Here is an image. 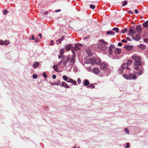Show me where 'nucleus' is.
<instances>
[{
	"label": "nucleus",
	"mask_w": 148,
	"mask_h": 148,
	"mask_svg": "<svg viewBox=\"0 0 148 148\" xmlns=\"http://www.w3.org/2000/svg\"><path fill=\"white\" fill-rule=\"evenodd\" d=\"M49 83H50V84H51V85H56V84H55V83H52V82H50Z\"/></svg>",
	"instance_id": "56"
},
{
	"label": "nucleus",
	"mask_w": 148,
	"mask_h": 148,
	"mask_svg": "<svg viewBox=\"0 0 148 148\" xmlns=\"http://www.w3.org/2000/svg\"><path fill=\"white\" fill-rule=\"evenodd\" d=\"M63 79L65 81L67 82L69 77H68L64 75L62 77Z\"/></svg>",
	"instance_id": "26"
},
{
	"label": "nucleus",
	"mask_w": 148,
	"mask_h": 148,
	"mask_svg": "<svg viewBox=\"0 0 148 148\" xmlns=\"http://www.w3.org/2000/svg\"><path fill=\"white\" fill-rule=\"evenodd\" d=\"M53 68L54 70L57 72H59V70L58 69V66L57 65H54L53 66Z\"/></svg>",
	"instance_id": "19"
},
{
	"label": "nucleus",
	"mask_w": 148,
	"mask_h": 148,
	"mask_svg": "<svg viewBox=\"0 0 148 148\" xmlns=\"http://www.w3.org/2000/svg\"><path fill=\"white\" fill-rule=\"evenodd\" d=\"M77 69L76 67H74L73 68V70L75 72H76L77 71Z\"/></svg>",
	"instance_id": "40"
},
{
	"label": "nucleus",
	"mask_w": 148,
	"mask_h": 148,
	"mask_svg": "<svg viewBox=\"0 0 148 148\" xmlns=\"http://www.w3.org/2000/svg\"><path fill=\"white\" fill-rule=\"evenodd\" d=\"M132 62V61L131 60H128L127 63H126L127 64V65H130L131 64Z\"/></svg>",
	"instance_id": "33"
},
{
	"label": "nucleus",
	"mask_w": 148,
	"mask_h": 148,
	"mask_svg": "<svg viewBox=\"0 0 148 148\" xmlns=\"http://www.w3.org/2000/svg\"><path fill=\"white\" fill-rule=\"evenodd\" d=\"M142 29L140 25H138L136 27V30L139 33H140L141 32Z\"/></svg>",
	"instance_id": "17"
},
{
	"label": "nucleus",
	"mask_w": 148,
	"mask_h": 148,
	"mask_svg": "<svg viewBox=\"0 0 148 148\" xmlns=\"http://www.w3.org/2000/svg\"><path fill=\"white\" fill-rule=\"evenodd\" d=\"M98 47L102 51L103 53L106 54L108 53V47L103 44L99 43L98 45Z\"/></svg>",
	"instance_id": "6"
},
{
	"label": "nucleus",
	"mask_w": 148,
	"mask_h": 148,
	"mask_svg": "<svg viewBox=\"0 0 148 148\" xmlns=\"http://www.w3.org/2000/svg\"><path fill=\"white\" fill-rule=\"evenodd\" d=\"M39 63L38 62H36L34 63L33 65V67L34 68H37L39 66Z\"/></svg>",
	"instance_id": "18"
},
{
	"label": "nucleus",
	"mask_w": 148,
	"mask_h": 148,
	"mask_svg": "<svg viewBox=\"0 0 148 148\" xmlns=\"http://www.w3.org/2000/svg\"><path fill=\"white\" fill-rule=\"evenodd\" d=\"M85 39H87V37H86L85 38Z\"/></svg>",
	"instance_id": "63"
},
{
	"label": "nucleus",
	"mask_w": 148,
	"mask_h": 148,
	"mask_svg": "<svg viewBox=\"0 0 148 148\" xmlns=\"http://www.w3.org/2000/svg\"><path fill=\"white\" fill-rule=\"evenodd\" d=\"M134 69L136 70H137L139 69V67L138 66H139L137 64H134Z\"/></svg>",
	"instance_id": "30"
},
{
	"label": "nucleus",
	"mask_w": 148,
	"mask_h": 148,
	"mask_svg": "<svg viewBox=\"0 0 148 148\" xmlns=\"http://www.w3.org/2000/svg\"><path fill=\"white\" fill-rule=\"evenodd\" d=\"M9 43V42L8 40H5L4 42V44L5 45H8Z\"/></svg>",
	"instance_id": "32"
},
{
	"label": "nucleus",
	"mask_w": 148,
	"mask_h": 148,
	"mask_svg": "<svg viewBox=\"0 0 148 148\" xmlns=\"http://www.w3.org/2000/svg\"><path fill=\"white\" fill-rule=\"evenodd\" d=\"M71 51L73 53V54L72 55H69L67 56H65L63 55H60L58 56V58L59 59H61V60H62L63 58L64 59V60H65L67 58V61H69L71 58L73 57L74 58V60H75L76 58V56L75 55V53L73 49H72Z\"/></svg>",
	"instance_id": "4"
},
{
	"label": "nucleus",
	"mask_w": 148,
	"mask_h": 148,
	"mask_svg": "<svg viewBox=\"0 0 148 148\" xmlns=\"http://www.w3.org/2000/svg\"><path fill=\"white\" fill-rule=\"evenodd\" d=\"M123 77L125 79L129 80L135 79L136 78V76H134L132 73H130L128 75L127 73H125L123 75Z\"/></svg>",
	"instance_id": "7"
},
{
	"label": "nucleus",
	"mask_w": 148,
	"mask_h": 148,
	"mask_svg": "<svg viewBox=\"0 0 148 148\" xmlns=\"http://www.w3.org/2000/svg\"><path fill=\"white\" fill-rule=\"evenodd\" d=\"M99 42L102 43V44H103L104 45H108V43L107 42L105 41L104 40H103V39H101L99 40Z\"/></svg>",
	"instance_id": "21"
},
{
	"label": "nucleus",
	"mask_w": 148,
	"mask_h": 148,
	"mask_svg": "<svg viewBox=\"0 0 148 148\" xmlns=\"http://www.w3.org/2000/svg\"><path fill=\"white\" fill-rule=\"evenodd\" d=\"M61 11L60 10H56L55 11V12H60Z\"/></svg>",
	"instance_id": "58"
},
{
	"label": "nucleus",
	"mask_w": 148,
	"mask_h": 148,
	"mask_svg": "<svg viewBox=\"0 0 148 148\" xmlns=\"http://www.w3.org/2000/svg\"><path fill=\"white\" fill-rule=\"evenodd\" d=\"M67 82L72 84L75 85H76L77 84V83L76 81L74 80L73 79L69 77L68 78Z\"/></svg>",
	"instance_id": "11"
},
{
	"label": "nucleus",
	"mask_w": 148,
	"mask_h": 148,
	"mask_svg": "<svg viewBox=\"0 0 148 148\" xmlns=\"http://www.w3.org/2000/svg\"><path fill=\"white\" fill-rule=\"evenodd\" d=\"M60 54L63 55V54L64 53V49L63 48H62L60 49Z\"/></svg>",
	"instance_id": "31"
},
{
	"label": "nucleus",
	"mask_w": 148,
	"mask_h": 148,
	"mask_svg": "<svg viewBox=\"0 0 148 148\" xmlns=\"http://www.w3.org/2000/svg\"><path fill=\"white\" fill-rule=\"evenodd\" d=\"M87 70L89 72H92V70L90 67H88L87 68Z\"/></svg>",
	"instance_id": "47"
},
{
	"label": "nucleus",
	"mask_w": 148,
	"mask_h": 148,
	"mask_svg": "<svg viewBox=\"0 0 148 148\" xmlns=\"http://www.w3.org/2000/svg\"><path fill=\"white\" fill-rule=\"evenodd\" d=\"M53 40H51V43L50 44V45H53Z\"/></svg>",
	"instance_id": "55"
},
{
	"label": "nucleus",
	"mask_w": 148,
	"mask_h": 148,
	"mask_svg": "<svg viewBox=\"0 0 148 148\" xmlns=\"http://www.w3.org/2000/svg\"><path fill=\"white\" fill-rule=\"evenodd\" d=\"M135 12L136 14H138V11L137 10H135Z\"/></svg>",
	"instance_id": "60"
},
{
	"label": "nucleus",
	"mask_w": 148,
	"mask_h": 148,
	"mask_svg": "<svg viewBox=\"0 0 148 148\" xmlns=\"http://www.w3.org/2000/svg\"><path fill=\"white\" fill-rule=\"evenodd\" d=\"M35 40V41L36 42H38L39 41V40L38 38H36Z\"/></svg>",
	"instance_id": "46"
},
{
	"label": "nucleus",
	"mask_w": 148,
	"mask_h": 148,
	"mask_svg": "<svg viewBox=\"0 0 148 148\" xmlns=\"http://www.w3.org/2000/svg\"><path fill=\"white\" fill-rule=\"evenodd\" d=\"M77 82L78 84H79L81 82V80L80 78H78L77 79Z\"/></svg>",
	"instance_id": "42"
},
{
	"label": "nucleus",
	"mask_w": 148,
	"mask_h": 148,
	"mask_svg": "<svg viewBox=\"0 0 148 148\" xmlns=\"http://www.w3.org/2000/svg\"><path fill=\"white\" fill-rule=\"evenodd\" d=\"M89 83V82L88 79H85L84 82V84L86 86H88Z\"/></svg>",
	"instance_id": "20"
},
{
	"label": "nucleus",
	"mask_w": 148,
	"mask_h": 148,
	"mask_svg": "<svg viewBox=\"0 0 148 148\" xmlns=\"http://www.w3.org/2000/svg\"><path fill=\"white\" fill-rule=\"evenodd\" d=\"M126 39L128 41H131L132 40L131 38L129 37H127L126 38Z\"/></svg>",
	"instance_id": "51"
},
{
	"label": "nucleus",
	"mask_w": 148,
	"mask_h": 148,
	"mask_svg": "<svg viewBox=\"0 0 148 148\" xmlns=\"http://www.w3.org/2000/svg\"><path fill=\"white\" fill-rule=\"evenodd\" d=\"M8 13V11L6 10H4L3 11V14H7Z\"/></svg>",
	"instance_id": "45"
},
{
	"label": "nucleus",
	"mask_w": 148,
	"mask_h": 148,
	"mask_svg": "<svg viewBox=\"0 0 148 148\" xmlns=\"http://www.w3.org/2000/svg\"><path fill=\"white\" fill-rule=\"evenodd\" d=\"M112 30L115 31L116 33H118L119 32V29L117 27H114L112 29Z\"/></svg>",
	"instance_id": "35"
},
{
	"label": "nucleus",
	"mask_w": 148,
	"mask_h": 148,
	"mask_svg": "<svg viewBox=\"0 0 148 148\" xmlns=\"http://www.w3.org/2000/svg\"><path fill=\"white\" fill-rule=\"evenodd\" d=\"M69 61H67V58L64 60V59L63 58L62 60L59 62L57 64V65H60L61 63L64 67V69H66L67 68L71 69L72 66L74 64L75 62V60H74V58L73 57L70 59Z\"/></svg>",
	"instance_id": "2"
},
{
	"label": "nucleus",
	"mask_w": 148,
	"mask_h": 148,
	"mask_svg": "<svg viewBox=\"0 0 148 148\" xmlns=\"http://www.w3.org/2000/svg\"><path fill=\"white\" fill-rule=\"evenodd\" d=\"M129 32L130 33V34H135L136 33V31L135 29L133 28H129Z\"/></svg>",
	"instance_id": "16"
},
{
	"label": "nucleus",
	"mask_w": 148,
	"mask_h": 148,
	"mask_svg": "<svg viewBox=\"0 0 148 148\" xmlns=\"http://www.w3.org/2000/svg\"><path fill=\"white\" fill-rule=\"evenodd\" d=\"M130 70V69L127 67V64H123L118 69V73H123L124 74L126 73H125L129 72V71H127V70Z\"/></svg>",
	"instance_id": "5"
},
{
	"label": "nucleus",
	"mask_w": 148,
	"mask_h": 148,
	"mask_svg": "<svg viewBox=\"0 0 148 148\" xmlns=\"http://www.w3.org/2000/svg\"><path fill=\"white\" fill-rule=\"evenodd\" d=\"M87 87H89L91 88H95V86L92 84H91L89 86H87Z\"/></svg>",
	"instance_id": "38"
},
{
	"label": "nucleus",
	"mask_w": 148,
	"mask_h": 148,
	"mask_svg": "<svg viewBox=\"0 0 148 148\" xmlns=\"http://www.w3.org/2000/svg\"><path fill=\"white\" fill-rule=\"evenodd\" d=\"M60 86L61 87H64L66 88H69L70 87L66 82L64 81L62 82Z\"/></svg>",
	"instance_id": "12"
},
{
	"label": "nucleus",
	"mask_w": 148,
	"mask_h": 148,
	"mask_svg": "<svg viewBox=\"0 0 148 148\" xmlns=\"http://www.w3.org/2000/svg\"><path fill=\"white\" fill-rule=\"evenodd\" d=\"M121 42H127V40H125V39H123V40H121Z\"/></svg>",
	"instance_id": "57"
},
{
	"label": "nucleus",
	"mask_w": 148,
	"mask_h": 148,
	"mask_svg": "<svg viewBox=\"0 0 148 148\" xmlns=\"http://www.w3.org/2000/svg\"><path fill=\"white\" fill-rule=\"evenodd\" d=\"M97 61L95 58H92L88 59L87 61H85V63L86 64L90 63L93 65L95 64L96 63Z\"/></svg>",
	"instance_id": "9"
},
{
	"label": "nucleus",
	"mask_w": 148,
	"mask_h": 148,
	"mask_svg": "<svg viewBox=\"0 0 148 148\" xmlns=\"http://www.w3.org/2000/svg\"><path fill=\"white\" fill-rule=\"evenodd\" d=\"M86 53L89 56H91L92 55V53L90 49H88L86 50Z\"/></svg>",
	"instance_id": "22"
},
{
	"label": "nucleus",
	"mask_w": 148,
	"mask_h": 148,
	"mask_svg": "<svg viewBox=\"0 0 148 148\" xmlns=\"http://www.w3.org/2000/svg\"><path fill=\"white\" fill-rule=\"evenodd\" d=\"M44 13L45 15H46L48 14V12H44Z\"/></svg>",
	"instance_id": "62"
},
{
	"label": "nucleus",
	"mask_w": 148,
	"mask_h": 148,
	"mask_svg": "<svg viewBox=\"0 0 148 148\" xmlns=\"http://www.w3.org/2000/svg\"><path fill=\"white\" fill-rule=\"evenodd\" d=\"M90 7L91 9H94L95 8V6L94 5H90Z\"/></svg>",
	"instance_id": "39"
},
{
	"label": "nucleus",
	"mask_w": 148,
	"mask_h": 148,
	"mask_svg": "<svg viewBox=\"0 0 148 148\" xmlns=\"http://www.w3.org/2000/svg\"><path fill=\"white\" fill-rule=\"evenodd\" d=\"M4 45V41L1 40H0V45Z\"/></svg>",
	"instance_id": "44"
},
{
	"label": "nucleus",
	"mask_w": 148,
	"mask_h": 148,
	"mask_svg": "<svg viewBox=\"0 0 148 148\" xmlns=\"http://www.w3.org/2000/svg\"><path fill=\"white\" fill-rule=\"evenodd\" d=\"M143 25L145 27H148V21H146L145 23H143Z\"/></svg>",
	"instance_id": "27"
},
{
	"label": "nucleus",
	"mask_w": 148,
	"mask_h": 148,
	"mask_svg": "<svg viewBox=\"0 0 148 148\" xmlns=\"http://www.w3.org/2000/svg\"><path fill=\"white\" fill-rule=\"evenodd\" d=\"M129 147H130V146L129 145V143H127V145L125 146V148H128Z\"/></svg>",
	"instance_id": "48"
},
{
	"label": "nucleus",
	"mask_w": 148,
	"mask_h": 148,
	"mask_svg": "<svg viewBox=\"0 0 148 148\" xmlns=\"http://www.w3.org/2000/svg\"><path fill=\"white\" fill-rule=\"evenodd\" d=\"M125 132L127 134H129V131L128 128H126L125 129Z\"/></svg>",
	"instance_id": "34"
},
{
	"label": "nucleus",
	"mask_w": 148,
	"mask_h": 148,
	"mask_svg": "<svg viewBox=\"0 0 148 148\" xmlns=\"http://www.w3.org/2000/svg\"><path fill=\"white\" fill-rule=\"evenodd\" d=\"M127 30H128V29L127 28H125L124 29H122L121 31V33L124 34L126 32H127Z\"/></svg>",
	"instance_id": "28"
},
{
	"label": "nucleus",
	"mask_w": 148,
	"mask_h": 148,
	"mask_svg": "<svg viewBox=\"0 0 148 148\" xmlns=\"http://www.w3.org/2000/svg\"><path fill=\"white\" fill-rule=\"evenodd\" d=\"M109 56L112 58L116 59L118 58V55L121 53V50L120 49L115 48L114 45L111 44L108 49Z\"/></svg>",
	"instance_id": "1"
},
{
	"label": "nucleus",
	"mask_w": 148,
	"mask_h": 148,
	"mask_svg": "<svg viewBox=\"0 0 148 148\" xmlns=\"http://www.w3.org/2000/svg\"><path fill=\"white\" fill-rule=\"evenodd\" d=\"M42 75L45 78H46L47 77V75H46V73L45 72L43 73H42Z\"/></svg>",
	"instance_id": "43"
},
{
	"label": "nucleus",
	"mask_w": 148,
	"mask_h": 148,
	"mask_svg": "<svg viewBox=\"0 0 148 148\" xmlns=\"http://www.w3.org/2000/svg\"><path fill=\"white\" fill-rule=\"evenodd\" d=\"M124 48L127 50H131L133 49V46H132L126 45L124 47Z\"/></svg>",
	"instance_id": "15"
},
{
	"label": "nucleus",
	"mask_w": 148,
	"mask_h": 148,
	"mask_svg": "<svg viewBox=\"0 0 148 148\" xmlns=\"http://www.w3.org/2000/svg\"><path fill=\"white\" fill-rule=\"evenodd\" d=\"M107 34L108 35H111L112 36L115 35V33L112 31H108L107 32Z\"/></svg>",
	"instance_id": "25"
},
{
	"label": "nucleus",
	"mask_w": 148,
	"mask_h": 148,
	"mask_svg": "<svg viewBox=\"0 0 148 148\" xmlns=\"http://www.w3.org/2000/svg\"><path fill=\"white\" fill-rule=\"evenodd\" d=\"M31 37L32 38V40H34L35 39V38L34 37V36L33 35Z\"/></svg>",
	"instance_id": "59"
},
{
	"label": "nucleus",
	"mask_w": 148,
	"mask_h": 148,
	"mask_svg": "<svg viewBox=\"0 0 148 148\" xmlns=\"http://www.w3.org/2000/svg\"><path fill=\"white\" fill-rule=\"evenodd\" d=\"M100 68L101 70L106 71L109 68L108 64L106 63H103L100 66Z\"/></svg>",
	"instance_id": "8"
},
{
	"label": "nucleus",
	"mask_w": 148,
	"mask_h": 148,
	"mask_svg": "<svg viewBox=\"0 0 148 148\" xmlns=\"http://www.w3.org/2000/svg\"><path fill=\"white\" fill-rule=\"evenodd\" d=\"M100 72L99 69L97 68H94L92 70V72L95 74H98Z\"/></svg>",
	"instance_id": "14"
},
{
	"label": "nucleus",
	"mask_w": 148,
	"mask_h": 148,
	"mask_svg": "<svg viewBox=\"0 0 148 148\" xmlns=\"http://www.w3.org/2000/svg\"><path fill=\"white\" fill-rule=\"evenodd\" d=\"M143 72L142 70L141 69H139L138 71V74L139 75H141Z\"/></svg>",
	"instance_id": "37"
},
{
	"label": "nucleus",
	"mask_w": 148,
	"mask_h": 148,
	"mask_svg": "<svg viewBox=\"0 0 148 148\" xmlns=\"http://www.w3.org/2000/svg\"><path fill=\"white\" fill-rule=\"evenodd\" d=\"M137 73H138L137 72H134L133 75H134V76H136L137 75Z\"/></svg>",
	"instance_id": "50"
},
{
	"label": "nucleus",
	"mask_w": 148,
	"mask_h": 148,
	"mask_svg": "<svg viewBox=\"0 0 148 148\" xmlns=\"http://www.w3.org/2000/svg\"><path fill=\"white\" fill-rule=\"evenodd\" d=\"M38 36L39 37H40V38H42V34H39L38 35Z\"/></svg>",
	"instance_id": "61"
},
{
	"label": "nucleus",
	"mask_w": 148,
	"mask_h": 148,
	"mask_svg": "<svg viewBox=\"0 0 148 148\" xmlns=\"http://www.w3.org/2000/svg\"><path fill=\"white\" fill-rule=\"evenodd\" d=\"M99 63H101V62H100V60H99Z\"/></svg>",
	"instance_id": "64"
},
{
	"label": "nucleus",
	"mask_w": 148,
	"mask_h": 148,
	"mask_svg": "<svg viewBox=\"0 0 148 148\" xmlns=\"http://www.w3.org/2000/svg\"><path fill=\"white\" fill-rule=\"evenodd\" d=\"M32 77L34 79H36L37 77V75L34 74L33 75Z\"/></svg>",
	"instance_id": "41"
},
{
	"label": "nucleus",
	"mask_w": 148,
	"mask_h": 148,
	"mask_svg": "<svg viewBox=\"0 0 148 148\" xmlns=\"http://www.w3.org/2000/svg\"><path fill=\"white\" fill-rule=\"evenodd\" d=\"M122 43L121 42H119L118 43V45L119 46H121L122 45Z\"/></svg>",
	"instance_id": "53"
},
{
	"label": "nucleus",
	"mask_w": 148,
	"mask_h": 148,
	"mask_svg": "<svg viewBox=\"0 0 148 148\" xmlns=\"http://www.w3.org/2000/svg\"><path fill=\"white\" fill-rule=\"evenodd\" d=\"M127 2L126 0H125L123 3L122 5L123 6H125L127 4Z\"/></svg>",
	"instance_id": "36"
},
{
	"label": "nucleus",
	"mask_w": 148,
	"mask_h": 148,
	"mask_svg": "<svg viewBox=\"0 0 148 148\" xmlns=\"http://www.w3.org/2000/svg\"><path fill=\"white\" fill-rule=\"evenodd\" d=\"M132 58L135 62L134 64H137L139 66L143 65V63L141 62V58L137 54H133L132 56Z\"/></svg>",
	"instance_id": "3"
},
{
	"label": "nucleus",
	"mask_w": 148,
	"mask_h": 148,
	"mask_svg": "<svg viewBox=\"0 0 148 148\" xmlns=\"http://www.w3.org/2000/svg\"><path fill=\"white\" fill-rule=\"evenodd\" d=\"M128 13L129 14H133V13L132 11L131 10H129L128 11Z\"/></svg>",
	"instance_id": "54"
},
{
	"label": "nucleus",
	"mask_w": 148,
	"mask_h": 148,
	"mask_svg": "<svg viewBox=\"0 0 148 148\" xmlns=\"http://www.w3.org/2000/svg\"><path fill=\"white\" fill-rule=\"evenodd\" d=\"M138 47L140 48L143 50H144L146 48V46L145 45L142 44L139 45V46H138Z\"/></svg>",
	"instance_id": "23"
},
{
	"label": "nucleus",
	"mask_w": 148,
	"mask_h": 148,
	"mask_svg": "<svg viewBox=\"0 0 148 148\" xmlns=\"http://www.w3.org/2000/svg\"><path fill=\"white\" fill-rule=\"evenodd\" d=\"M71 45H68L65 46V49L67 51H69L71 48Z\"/></svg>",
	"instance_id": "24"
},
{
	"label": "nucleus",
	"mask_w": 148,
	"mask_h": 148,
	"mask_svg": "<svg viewBox=\"0 0 148 148\" xmlns=\"http://www.w3.org/2000/svg\"><path fill=\"white\" fill-rule=\"evenodd\" d=\"M52 78L53 79H55L56 78V75L54 74L53 75V76H52Z\"/></svg>",
	"instance_id": "52"
},
{
	"label": "nucleus",
	"mask_w": 148,
	"mask_h": 148,
	"mask_svg": "<svg viewBox=\"0 0 148 148\" xmlns=\"http://www.w3.org/2000/svg\"><path fill=\"white\" fill-rule=\"evenodd\" d=\"M55 84H56V85H59L60 84V82L59 81L58 82L55 83Z\"/></svg>",
	"instance_id": "49"
},
{
	"label": "nucleus",
	"mask_w": 148,
	"mask_h": 148,
	"mask_svg": "<svg viewBox=\"0 0 148 148\" xmlns=\"http://www.w3.org/2000/svg\"><path fill=\"white\" fill-rule=\"evenodd\" d=\"M128 35L129 36H130L132 37L133 40L136 41H138L140 39V37L138 34H136L135 36H134L133 35H131L130 34H128Z\"/></svg>",
	"instance_id": "10"
},
{
	"label": "nucleus",
	"mask_w": 148,
	"mask_h": 148,
	"mask_svg": "<svg viewBox=\"0 0 148 148\" xmlns=\"http://www.w3.org/2000/svg\"><path fill=\"white\" fill-rule=\"evenodd\" d=\"M82 46V45L81 44L77 43L75 45L74 48L76 51L79 50Z\"/></svg>",
	"instance_id": "13"
},
{
	"label": "nucleus",
	"mask_w": 148,
	"mask_h": 148,
	"mask_svg": "<svg viewBox=\"0 0 148 148\" xmlns=\"http://www.w3.org/2000/svg\"><path fill=\"white\" fill-rule=\"evenodd\" d=\"M64 39V36H62L61 38L60 39H59L57 41L59 42L60 43H61V42L63 41Z\"/></svg>",
	"instance_id": "29"
}]
</instances>
